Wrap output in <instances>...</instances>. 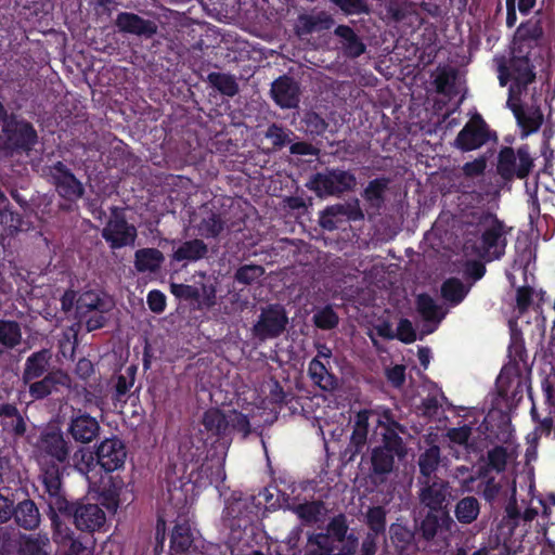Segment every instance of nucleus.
<instances>
[{"label": "nucleus", "instance_id": "1", "mask_svg": "<svg viewBox=\"0 0 555 555\" xmlns=\"http://www.w3.org/2000/svg\"><path fill=\"white\" fill-rule=\"evenodd\" d=\"M270 392L264 398L257 389L247 388L237 396L236 408L227 412L209 409L204 413L202 428L182 442L180 451L190 461L189 481L183 485V491L206 488L224 481V450L230 431L237 430L244 435L249 431V418L255 412L270 409L272 403L282 400V389L276 382L270 380L262 385L261 393ZM182 490H175L171 499L180 502Z\"/></svg>", "mask_w": 555, "mask_h": 555}, {"label": "nucleus", "instance_id": "2", "mask_svg": "<svg viewBox=\"0 0 555 555\" xmlns=\"http://www.w3.org/2000/svg\"><path fill=\"white\" fill-rule=\"evenodd\" d=\"M533 78L534 74L527 57L514 55L509 66L500 65L499 67L500 85L505 86L508 81H512L507 106L513 111L522 129L524 137L535 132L543 120V116L539 109L525 113L519 105V94Z\"/></svg>", "mask_w": 555, "mask_h": 555}, {"label": "nucleus", "instance_id": "3", "mask_svg": "<svg viewBox=\"0 0 555 555\" xmlns=\"http://www.w3.org/2000/svg\"><path fill=\"white\" fill-rule=\"evenodd\" d=\"M480 236L466 240L464 244L465 256L473 260L472 274L475 280L482 278L485 268L476 259L491 261L500 258L506 246L505 225L495 217L488 216L479 224Z\"/></svg>", "mask_w": 555, "mask_h": 555}, {"label": "nucleus", "instance_id": "4", "mask_svg": "<svg viewBox=\"0 0 555 555\" xmlns=\"http://www.w3.org/2000/svg\"><path fill=\"white\" fill-rule=\"evenodd\" d=\"M348 526L343 515L328 524L327 533L309 538L307 555H353L358 547V538L347 535Z\"/></svg>", "mask_w": 555, "mask_h": 555}, {"label": "nucleus", "instance_id": "5", "mask_svg": "<svg viewBox=\"0 0 555 555\" xmlns=\"http://www.w3.org/2000/svg\"><path fill=\"white\" fill-rule=\"evenodd\" d=\"M524 478L526 479L527 488H521V491H526L527 496L530 498L529 501L527 502L525 498H521V505L519 506L517 501V489L516 486H514L509 502L505 507L506 519L514 526L519 525L520 521H524L525 525L530 524L539 516L540 513L543 514L542 517H546L548 514V509L544 501L533 495L534 486L532 476L528 474Z\"/></svg>", "mask_w": 555, "mask_h": 555}, {"label": "nucleus", "instance_id": "6", "mask_svg": "<svg viewBox=\"0 0 555 555\" xmlns=\"http://www.w3.org/2000/svg\"><path fill=\"white\" fill-rule=\"evenodd\" d=\"M102 235L112 248H121L134 243L137 229L127 223L124 216L115 210L104 227Z\"/></svg>", "mask_w": 555, "mask_h": 555}, {"label": "nucleus", "instance_id": "7", "mask_svg": "<svg viewBox=\"0 0 555 555\" xmlns=\"http://www.w3.org/2000/svg\"><path fill=\"white\" fill-rule=\"evenodd\" d=\"M380 427L387 429L388 434H384L386 439V444L383 448L375 449L372 455V465L375 474H387L391 472L393 467V453L398 456L402 455L401 447L399 446L396 437L395 430L391 426H396L393 422L390 425L384 426L383 422L379 421Z\"/></svg>", "mask_w": 555, "mask_h": 555}, {"label": "nucleus", "instance_id": "8", "mask_svg": "<svg viewBox=\"0 0 555 555\" xmlns=\"http://www.w3.org/2000/svg\"><path fill=\"white\" fill-rule=\"evenodd\" d=\"M320 196L341 193L356 185L354 177L346 171H331L317 175L310 182Z\"/></svg>", "mask_w": 555, "mask_h": 555}, {"label": "nucleus", "instance_id": "9", "mask_svg": "<svg viewBox=\"0 0 555 555\" xmlns=\"http://www.w3.org/2000/svg\"><path fill=\"white\" fill-rule=\"evenodd\" d=\"M489 139L488 128L480 115L474 114L455 139V146L462 151L479 149Z\"/></svg>", "mask_w": 555, "mask_h": 555}, {"label": "nucleus", "instance_id": "10", "mask_svg": "<svg viewBox=\"0 0 555 555\" xmlns=\"http://www.w3.org/2000/svg\"><path fill=\"white\" fill-rule=\"evenodd\" d=\"M126 457V447L118 438L105 439L96 449V463L106 472H114L121 468Z\"/></svg>", "mask_w": 555, "mask_h": 555}, {"label": "nucleus", "instance_id": "11", "mask_svg": "<svg viewBox=\"0 0 555 555\" xmlns=\"http://www.w3.org/2000/svg\"><path fill=\"white\" fill-rule=\"evenodd\" d=\"M287 323L285 311L280 306H271L263 310L254 326V334L260 339L275 337L283 332Z\"/></svg>", "mask_w": 555, "mask_h": 555}, {"label": "nucleus", "instance_id": "12", "mask_svg": "<svg viewBox=\"0 0 555 555\" xmlns=\"http://www.w3.org/2000/svg\"><path fill=\"white\" fill-rule=\"evenodd\" d=\"M106 520L103 509L93 503H79L74 509V521L79 530L95 531L101 529Z\"/></svg>", "mask_w": 555, "mask_h": 555}, {"label": "nucleus", "instance_id": "13", "mask_svg": "<svg viewBox=\"0 0 555 555\" xmlns=\"http://www.w3.org/2000/svg\"><path fill=\"white\" fill-rule=\"evenodd\" d=\"M417 310L424 324L421 328L422 335L431 334L438 327L446 315V311L437 306L433 298L427 295H420L417 298Z\"/></svg>", "mask_w": 555, "mask_h": 555}, {"label": "nucleus", "instance_id": "14", "mask_svg": "<svg viewBox=\"0 0 555 555\" xmlns=\"http://www.w3.org/2000/svg\"><path fill=\"white\" fill-rule=\"evenodd\" d=\"M52 176L56 185V190L61 196L72 201L81 196V183L66 169L63 164L57 163L53 167Z\"/></svg>", "mask_w": 555, "mask_h": 555}, {"label": "nucleus", "instance_id": "15", "mask_svg": "<svg viewBox=\"0 0 555 555\" xmlns=\"http://www.w3.org/2000/svg\"><path fill=\"white\" fill-rule=\"evenodd\" d=\"M99 430L98 421L88 414H78L72 418L69 431L77 441L90 442L98 436Z\"/></svg>", "mask_w": 555, "mask_h": 555}, {"label": "nucleus", "instance_id": "16", "mask_svg": "<svg viewBox=\"0 0 555 555\" xmlns=\"http://www.w3.org/2000/svg\"><path fill=\"white\" fill-rule=\"evenodd\" d=\"M195 534V530L191 528L188 521L177 524L171 534V551L176 554H185L189 553L193 546L197 547V538Z\"/></svg>", "mask_w": 555, "mask_h": 555}, {"label": "nucleus", "instance_id": "17", "mask_svg": "<svg viewBox=\"0 0 555 555\" xmlns=\"http://www.w3.org/2000/svg\"><path fill=\"white\" fill-rule=\"evenodd\" d=\"M272 96L281 107H295L298 103V86L291 78L282 77L272 85Z\"/></svg>", "mask_w": 555, "mask_h": 555}, {"label": "nucleus", "instance_id": "18", "mask_svg": "<svg viewBox=\"0 0 555 555\" xmlns=\"http://www.w3.org/2000/svg\"><path fill=\"white\" fill-rule=\"evenodd\" d=\"M69 376L62 372L56 371L50 373L42 380L34 383L30 385V393L35 399H41L53 391H59L60 387H69Z\"/></svg>", "mask_w": 555, "mask_h": 555}, {"label": "nucleus", "instance_id": "19", "mask_svg": "<svg viewBox=\"0 0 555 555\" xmlns=\"http://www.w3.org/2000/svg\"><path fill=\"white\" fill-rule=\"evenodd\" d=\"M254 508L253 499L249 496L246 498H236L233 496L232 500H228L225 508H224V518L229 521H233L235 519L238 520V527L246 526L249 522L248 515L253 512ZM234 524L230 522V526Z\"/></svg>", "mask_w": 555, "mask_h": 555}, {"label": "nucleus", "instance_id": "20", "mask_svg": "<svg viewBox=\"0 0 555 555\" xmlns=\"http://www.w3.org/2000/svg\"><path fill=\"white\" fill-rule=\"evenodd\" d=\"M39 449L57 462H64L67 456V447L60 431H49L42 435Z\"/></svg>", "mask_w": 555, "mask_h": 555}, {"label": "nucleus", "instance_id": "21", "mask_svg": "<svg viewBox=\"0 0 555 555\" xmlns=\"http://www.w3.org/2000/svg\"><path fill=\"white\" fill-rule=\"evenodd\" d=\"M117 26L127 33L135 35L150 36L156 31V26L150 21H145L135 14L121 13L117 17Z\"/></svg>", "mask_w": 555, "mask_h": 555}, {"label": "nucleus", "instance_id": "22", "mask_svg": "<svg viewBox=\"0 0 555 555\" xmlns=\"http://www.w3.org/2000/svg\"><path fill=\"white\" fill-rule=\"evenodd\" d=\"M447 491V483L435 481L430 486L422 489L421 500L431 512H441L443 511L442 504L446 501Z\"/></svg>", "mask_w": 555, "mask_h": 555}, {"label": "nucleus", "instance_id": "23", "mask_svg": "<svg viewBox=\"0 0 555 555\" xmlns=\"http://www.w3.org/2000/svg\"><path fill=\"white\" fill-rule=\"evenodd\" d=\"M163 261L164 255L155 248H142L134 255V267L139 272H155Z\"/></svg>", "mask_w": 555, "mask_h": 555}, {"label": "nucleus", "instance_id": "24", "mask_svg": "<svg viewBox=\"0 0 555 555\" xmlns=\"http://www.w3.org/2000/svg\"><path fill=\"white\" fill-rule=\"evenodd\" d=\"M454 522L448 512H431L422 524V530L427 539H431L438 532V529L451 530Z\"/></svg>", "mask_w": 555, "mask_h": 555}, {"label": "nucleus", "instance_id": "25", "mask_svg": "<svg viewBox=\"0 0 555 555\" xmlns=\"http://www.w3.org/2000/svg\"><path fill=\"white\" fill-rule=\"evenodd\" d=\"M16 522L27 529L37 528L40 522V515L34 502L25 500L21 502L14 512Z\"/></svg>", "mask_w": 555, "mask_h": 555}, {"label": "nucleus", "instance_id": "26", "mask_svg": "<svg viewBox=\"0 0 555 555\" xmlns=\"http://www.w3.org/2000/svg\"><path fill=\"white\" fill-rule=\"evenodd\" d=\"M206 246L205 244L199 240H194L190 242H185L182 245H180L172 255L173 260L176 261H182V260H189V261H195L202 258L206 254Z\"/></svg>", "mask_w": 555, "mask_h": 555}, {"label": "nucleus", "instance_id": "27", "mask_svg": "<svg viewBox=\"0 0 555 555\" xmlns=\"http://www.w3.org/2000/svg\"><path fill=\"white\" fill-rule=\"evenodd\" d=\"M309 375L312 380L324 390H332L336 386V379L327 372L324 363L318 358L310 362Z\"/></svg>", "mask_w": 555, "mask_h": 555}, {"label": "nucleus", "instance_id": "28", "mask_svg": "<svg viewBox=\"0 0 555 555\" xmlns=\"http://www.w3.org/2000/svg\"><path fill=\"white\" fill-rule=\"evenodd\" d=\"M112 307V300L106 296H101L95 292H86L78 299V309L80 311H108Z\"/></svg>", "mask_w": 555, "mask_h": 555}, {"label": "nucleus", "instance_id": "29", "mask_svg": "<svg viewBox=\"0 0 555 555\" xmlns=\"http://www.w3.org/2000/svg\"><path fill=\"white\" fill-rule=\"evenodd\" d=\"M339 216H347L349 219H357L361 217V212L357 207L352 209H347L343 205H335L328 207L321 216L320 223L324 229L332 230L336 227L333 218H337Z\"/></svg>", "mask_w": 555, "mask_h": 555}, {"label": "nucleus", "instance_id": "30", "mask_svg": "<svg viewBox=\"0 0 555 555\" xmlns=\"http://www.w3.org/2000/svg\"><path fill=\"white\" fill-rule=\"evenodd\" d=\"M542 35V29L537 23H527L520 25L515 34L513 50L514 52L517 50L519 53L521 52L522 43L528 41V47L531 41L537 40Z\"/></svg>", "mask_w": 555, "mask_h": 555}, {"label": "nucleus", "instance_id": "31", "mask_svg": "<svg viewBox=\"0 0 555 555\" xmlns=\"http://www.w3.org/2000/svg\"><path fill=\"white\" fill-rule=\"evenodd\" d=\"M479 515V503L473 496L462 499L455 507V516L460 522L470 524Z\"/></svg>", "mask_w": 555, "mask_h": 555}, {"label": "nucleus", "instance_id": "32", "mask_svg": "<svg viewBox=\"0 0 555 555\" xmlns=\"http://www.w3.org/2000/svg\"><path fill=\"white\" fill-rule=\"evenodd\" d=\"M48 546L49 539L47 535H23L21 539V552L24 555H49Z\"/></svg>", "mask_w": 555, "mask_h": 555}, {"label": "nucleus", "instance_id": "33", "mask_svg": "<svg viewBox=\"0 0 555 555\" xmlns=\"http://www.w3.org/2000/svg\"><path fill=\"white\" fill-rule=\"evenodd\" d=\"M441 293L442 297L447 301L456 305L464 299L468 293V287L463 285V283L457 279H449L443 283Z\"/></svg>", "mask_w": 555, "mask_h": 555}, {"label": "nucleus", "instance_id": "34", "mask_svg": "<svg viewBox=\"0 0 555 555\" xmlns=\"http://www.w3.org/2000/svg\"><path fill=\"white\" fill-rule=\"evenodd\" d=\"M55 539L64 548H68L69 555H91L90 547L80 541L73 540L69 533H63L60 526L56 527Z\"/></svg>", "mask_w": 555, "mask_h": 555}, {"label": "nucleus", "instance_id": "35", "mask_svg": "<svg viewBox=\"0 0 555 555\" xmlns=\"http://www.w3.org/2000/svg\"><path fill=\"white\" fill-rule=\"evenodd\" d=\"M49 359L50 354L48 351H40L31 356L27 360L25 377L27 379H31L42 374L46 370Z\"/></svg>", "mask_w": 555, "mask_h": 555}, {"label": "nucleus", "instance_id": "36", "mask_svg": "<svg viewBox=\"0 0 555 555\" xmlns=\"http://www.w3.org/2000/svg\"><path fill=\"white\" fill-rule=\"evenodd\" d=\"M73 463L76 469L87 477L96 464L93 452L88 448H80L77 450L73 455Z\"/></svg>", "mask_w": 555, "mask_h": 555}, {"label": "nucleus", "instance_id": "37", "mask_svg": "<svg viewBox=\"0 0 555 555\" xmlns=\"http://www.w3.org/2000/svg\"><path fill=\"white\" fill-rule=\"evenodd\" d=\"M440 460V450L437 446L430 447L426 450L418 460V465L422 475L429 477L437 468Z\"/></svg>", "mask_w": 555, "mask_h": 555}, {"label": "nucleus", "instance_id": "38", "mask_svg": "<svg viewBox=\"0 0 555 555\" xmlns=\"http://www.w3.org/2000/svg\"><path fill=\"white\" fill-rule=\"evenodd\" d=\"M516 457V451L511 446L498 447L489 453V461L493 468L502 470L506 464Z\"/></svg>", "mask_w": 555, "mask_h": 555}, {"label": "nucleus", "instance_id": "39", "mask_svg": "<svg viewBox=\"0 0 555 555\" xmlns=\"http://www.w3.org/2000/svg\"><path fill=\"white\" fill-rule=\"evenodd\" d=\"M21 340V331L15 322L0 321V343L7 347H14Z\"/></svg>", "mask_w": 555, "mask_h": 555}, {"label": "nucleus", "instance_id": "40", "mask_svg": "<svg viewBox=\"0 0 555 555\" xmlns=\"http://www.w3.org/2000/svg\"><path fill=\"white\" fill-rule=\"evenodd\" d=\"M517 153L512 149L506 147L501 151L499 156L498 170L504 178H512L515 176Z\"/></svg>", "mask_w": 555, "mask_h": 555}, {"label": "nucleus", "instance_id": "41", "mask_svg": "<svg viewBox=\"0 0 555 555\" xmlns=\"http://www.w3.org/2000/svg\"><path fill=\"white\" fill-rule=\"evenodd\" d=\"M15 131L18 133V135L9 138L12 144L20 146H29L35 142L36 132L29 124L24 121L16 122Z\"/></svg>", "mask_w": 555, "mask_h": 555}, {"label": "nucleus", "instance_id": "42", "mask_svg": "<svg viewBox=\"0 0 555 555\" xmlns=\"http://www.w3.org/2000/svg\"><path fill=\"white\" fill-rule=\"evenodd\" d=\"M43 483L46 486L47 491L51 496H55L56 503H59V491L61 488V477L59 468L54 465L49 468H43L42 475Z\"/></svg>", "mask_w": 555, "mask_h": 555}, {"label": "nucleus", "instance_id": "43", "mask_svg": "<svg viewBox=\"0 0 555 555\" xmlns=\"http://www.w3.org/2000/svg\"><path fill=\"white\" fill-rule=\"evenodd\" d=\"M470 434V427L467 425L449 429L447 433V437L449 439V447L451 449H454L456 446H459L467 450Z\"/></svg>", "mask_w": 555, "mask_h": 555}, {"label": "nucleus", "instance_id": "44", "mask_svg": "<svg viewBox=\"0 0 555 555\" xmlns=\"http://www.w3.org/2000/svg\"><path fill=\"white\" fill-rule=\"evenodd\" d=\"M371 416H373V413L366 410L360 411L357 414L354 430L352 435V440L356 444H361L365 441L367 424Z\"/></svg>", "mask_w": 555, "mask_h": 555}, {"label": "nucleus", "instance_id": "45", "mask_svg": "<svg viewBox=\"0 0 555 555\" xmlns=\"http://www.w3.org/2000/svg\"><path fill=\"white\" fill-rule=\"evenodd\" d=\"M295 513L305 521L311 522L320 519L324 507L321 503L311 502L295 507Z\"/></svg>", "mask_w": 555, "mask_h": 555}, {"label": "nucleus", "instance_id": "46", "mask_svg": "<svg viewBox=\"0 0 555 555\" xmlns=\"http://www.w3.org/2000/svg\"><path fill=\"white\" fill-rule=\"evenodd\" d=\"M386 512L383 507H373L367 512V524L371 530L375 533L383 532L385 529Z\"/></svg>", "mask_w": 555, "mask_h": 555}, {"label": "nucleus", "instance_id": "47", "mask_svg": "<svg viewBox=\"0 0 555 555\" xmlns=\"http://www.w3.org/2000/svg\"><path fill=\"white\" fill-rule=\"evenodd\" d=\"M532 166V159L525 147H520L517 151L516 170L515 176L518 178H525L530 171Z\"/></svg>", "mask_w": 555, "mask_h": 555}, {"label": "nucleus", "instance_id": "48", "mask_svg": "<svg viewBox=\"0 0 555 555\" xmlns=\"http://www.w3.org/2000/svg\"><path fill=\"white\" fill-rule=\"evenodd\" d=\"M313 319H314V323L318 327L325 328V330L334 327L338 322L337 315L334 313V311L331 308H324V309L318 311L314 314Z\"/></svg>", "mask_w": 555, "mask_h": 555}, {"label": "nucleus", "instance_id": "49", "mask_svg": "<svg viewBox=\"0 0 555 555\" xmlns=\"http://www.w3.org/2000/svg\"><path fill=\"white\" fill-rule=\"evenodd\" d=\"M210 79L212 83L224 94L233 95L235 94L237 87L234 79L227 75H211Z\"/></svg>", "mask_w": 555, "mask_h": 555}, {"label": "nucleus", "instance_id": "50", "mask_svg": "<svg viewBox=\"0 0 555 555\" xmlns=\"http://www.w3.org/2000/svg\"><path fill=\"white\" fill-rule=\"evenodd\" d=\"M263 274V269L260 266L248 264L242 267L237 273L236 279L244 283H250Z\"/></svg>", "mask_w": 555, "mask_h": 555}, {"label": "nucleus", "instance_id": "51", "mask_svg": "<svg viewBox=\"0 0 555 555\" xmlns=\"http://www.w3.org/2000/svg\"><path fill=\"white\" fill-rule=\"evenodd\" d=\"M397 337L403 343H412L416 339L415 331L409 320H401L397 327Z\"/></svg>", "mask_w": 555, "mask_h": 555}, {"label": "nucleus", "instance_id": "52", "mask_svg": "<svg viewBox=\"0 0 555 555\" xmlns=\"http://www.w3.org/2000/svg\"><path fill=\"white\" fill-rule=\"evenodd\" d=\"M170 288L171 293L178 298L193 299L199 296L198 289L191 285L172 283Z\"/></svg>", "mask_w": 555, "mask_h": 555}, {"label": "nucleus", "instance_id": "53", "mask_svg": "<svg viewBox=\"0 0 555 555\" xmlns=\"http://www.w3.org/2000/svg\"><path fill=\"white\" fill-rule=\"evenodd\" d=\"M343 11L348 14H358L366 10L365 4L362 0H332Z\"/></svg>", "mask_w": 555, "mask_h": 555}, {"label": "nucleus", "instance_id": "54", "mask_svg": "<svg viewBox=\"0 0 555 555\" xmlns=\"http://www.w3.org/2000/svg\"><path fill=\"white\" fill-rule=\"evenodd\" d=\"M147 304L152 311L163 312L166 307V297L159 291H151L147 295Z\"/></svg>", "mask_w": 555, "mask_h": 555}, {"label": "nucleus", "instance_id": "55", "mask_svg": "<svg viewBox=\"0 0 555 555\" xmlns=\"http://www.w3.org/2000/svg\"><path fill=\"white\" fill-rule=\"evenodd\" d=\"M267 138L271 140L274 146H283L288 142V133L276 126H271L267 131Z\"/></svg>", "mask_w": 555, "mask_h": 555}, {"label": "nucleus", "instance_id": "56", "mask_svg": "<svg viewBox=\"0 0 555 555\" xmlns=\"http://www.w3.org/2000/svg\"><path fill=\"white\" fill-rule=\"evenodd\" d=\"M486 168V159L483 157L477 158L463 166V171L467 177L480 176Z\"/></svg>", "mask_w": 555, "mask_h": 555}, {"label": "nucleus", "instance_id": "57", "mask_svg": "<svg viewBox=\"0 0 555 555\" xmlns=\"http://www.w3.org/2000/svg\"><path fill=\"white\" fill-rule=\"evenodd\" d=\"M2 426L5 430L13 431L17 435L24 434L26 429L25 422L18 414L9 420H3Z\"/></svg>", "mask_w": 555, "mask_h": 555}, {"label": "nucleus", "instance_id": "58", "mask_svg": "<svg viewBox=\"0 0 555 555\" xmlns=\"http://www.w3.org/2000/svg\"><path fill=\"white\" fill-rule=\"evenodd\" d=\"M404 366L403 365H395L387 370V378L388 380L396 387H400L404 382Z\"/></svg>", "mask_w": 555, "mask_h": 555}, {"label": "nucleus", "instance_id": "59", "mask_svg": "<svg viewBox=\"0 0 555 555\" xmlns=\"http://www.w3.org/2000/svg\"><path fill=\"white\" fill-rule=\"evenodd\" d=\"M89 312L91 313V315L87 320L88 331H94L102 327L106 321L104 315L106 311L94 310Z\"/></svg>", "mask_w": 555, "mask_h": 555}, {"label": "nucleus", "instance_id": "60", "mask_svg": "<svg viewBox=\"0 0 555 555\" xmlns=\"http://www.w3.org/2000/svg\"><path fill=\"white\" fill-rule=\"evenodd\" d=\"M12 514V502L8 498L0 495V522L9 520Z\"/></svg>", "mask_w": 555, "mask_h": 555}, {"label": "nucleus", "instance_id": "61", "mask_svg": "<svg viewBox=\"0 0 555 555\" xmlns=\"http://www.w3.org/2000/svg\"><path fill=\"white\" fill-rule=\"evenodd\" d=\"M384 183L380 181H373L369 184V186L365 190V194L369 199H378L382 195Z\"/></svg>", "mask_w": 555, "mask_h": 555}, {"label": "nucleus", "instance_id": "62", "mask_svg": "<svg viewBox=\"0 0 555 555\" xmlns=\"http://www.w3.org/2000/svg\"><path fill=\"white\" fill-rule=\"evenodd\" d=\"M439 408V402L436 398L429 397L424 400L422 405V411L425 415L431 416L437 413V410Z\"/></svg>", "mask_w": 555, "mask_h": 555}, {"label": "nucleus", "instance_id": "63", "mask_svg": "<svg viewBox=\"0 0 555 555\" xmlns=\"http://www.w3.org/2000/svg\"><path fill=\"white\" fill-rule=\"evenodd\" d=\"M347 43V50L348 53L352 56H358L364 51V47L361 42L358 41L357 37L354 36L353 40H349Z\"/></svg>", "mask_w": 555, "mask_h": 555}, {"label": "nucleus", "instance_id": "64", "mask_svg": "<svg viewBox=\"0 0 555 555\" xmlns=\"http://www.w3.org/2000/svg\"><path fill=\"white\" fill-rule=\"evenodd\" d=\"M376 551L375 539L372 534H367L365 540L362 543V553L363 555H374Z\"/></svg>", "mask_w": 555, "mask_h": 555}]
</instances>
